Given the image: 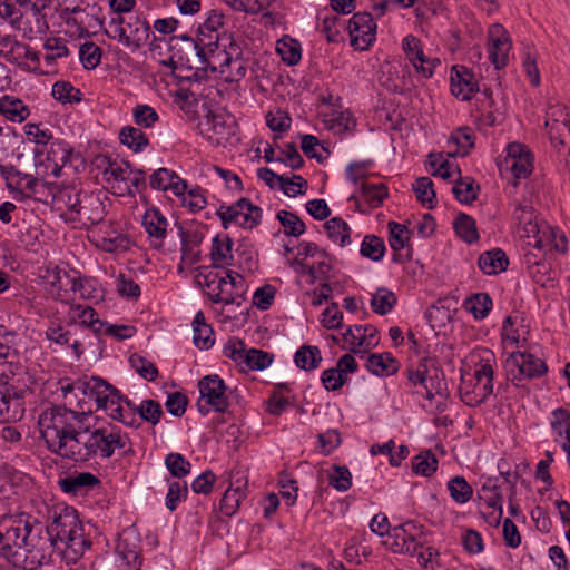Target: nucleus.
<instances>
[{
    "label": "nucleus",
    "instance_id": "1a4fd4ad",
    "mask_svg": "<svg viewBox=\"0 0 570 570\" xmlns=\"http://www.w3.org/2000/svg\"><path fill=\"white\" fill-rule=\"evenodd\" d=\"M200 397L197 402L198 411L206 415L213 409L216 412L224 413L229 406L224 380L218 375L204 376L198 382Z\"/></svg>",
    "mask_w": 570,
    "mask_h": 570
},
{
    "label": "nucleus",
    "instance_id": "6e6d98bb",
    "mask_svg": "<svg viewBox=\"0 0 570 570\" xmlns=\"http://www.w3.org/2000/svg\"><path fill=\"white\" fill-rule=\"evenodd\" d=\"M450 141L456 145V150L449 153V155L465 156L474 146V136L468 128H461L451 136Z\"/></svg>",
    "mask_w": 570,
    "mask_h": 570
},
{
    "label": "nucleus",
    "instance_id": "49530a36",
    "mask_svg": "<svg viewBox=\"0 0 570 570\" xmlns=\"http://www.w3.org/2000/svg\"><path fill=\"white\" fill-rule=\"evenodd\" d=\"M244 499L245 492L243 491L242 485L228 488L220 500L219 509L222 513L228 517L233 515L238 510L239 504Z\"/></svg>",
    "mask_w": 570,
    "mask_h": 570
},
{
    "label": "nucleus",
    "instance_id": "774afa93",
    "mask_svg": "<svg viewBox=\"0 0 570 570\" xmlns=\"http://www.w3.org/2000/svg\"><path fill=\"white\" fill-rule=\"evenodd\" d=\"M279 189H282L285 195L295 197L297 195L305 194L307 189V181L298 175H294L292 178L283 176V181H281Z\"/></svg>",
    "mask_w": 570,
    "mask_h": 570
},
{
    "label": "nucleus",
    "instance_id": "f704fd0d",
    "mask_svg": "<svg viewBox=\"0 0 570 570\" xmlns=\"http://www.w3.org/2000/svg\"><path fill=\"white\" fill-rule=\"evenodd\" d=\"M294 362L301 370L313 371L322 362L321 351L317 346L303 345L296 351Z\"/></svg>",
    "mask_w": 570,
    "mask_h": 570
},
{
    "label": "nucleus",
    "instance_id": "c756f323",
    "mask_svg": "<svg viewBox=\"0 0 570 570\" xmlns=\"http://www.w3.org/2000/svg\"><path fill=\"white\" fill-rule=\"evenodd\" d=\"M326 235L331 242L344 247L351 243V228L341 217H333L324 224Z\"/></svg>",
    "mask_w": 570,
    "mask_h": 570
},
{
    "label": "nucleus",
    "instance_id": "864d4df0",
    "mask_svg": "<svg viewBox=\"0 0 570 570\" xmlns=\"http://www.w3.org/2000/svg\"><path fill=\"white\" fill-rule=\"evenodd\" d=\"M328 483L337 491H347L352 485V474L346 466L334 465L327 473Z\"/></svg>",
    "mask_w": 570,
    "mask_h": 570
},
{
    "label": "nucleus",
    "instance_id": "aec40b11",
    "mask_svg": "<svg viewBox=\"0 0 570 570\" xmlns=\"http://www.w3.org/2000/svg\"><path fill=\"white\" fill-rule=\"evenodd\" d=\"M60 3L61 17L66 23L77 26L80 31L85 30L86 22L95 11V0H60Z\"/></svg>",
    "mask_w": 570,
    "mask_h": 570
},
{
    "label": "nucleus",
    "instance_id": "2f4dec72",
    "mask_svg": "<svg viewBox=\"0 0 570 570\" xmlns=\"http://www.w3.org/2000/svg\"><path fill=\"white\" fill-rule=\"evenodd\" d=\"M99 483V479L90 472H81L76 475H70L60 481V487L66 493H77L79 491L88 490Z\"/></svg>",
    "mask_w": 570,
    "mask_h": 570
},
{
    "label": "nucleus",
    "instance_id": "c85d7f7f",
    "mask_svg": "<svg viewBox=\"0 0 570 570\" xmlns=\"http://www.w3.org/2000/svg\"><path fill=\"white\" fill-rule=\"evenodd\" d=\"M366 368L377 376H390L400 368V363L390 353L371 354L366 358Z\"/></svg>",
    "mask_w": 570,
    "mask_h": 570
},
{
    "label": "nucleus",
    "instance_id": "f03ea898",
    "mask_svg": "<svg viewBox=\"0 0 570 570\" xmlns=\"http://www.w3.org/2000/svg\"><path fill=\"white\" fill-rule=\"evenodd\" d=\"M87 413L65 406H51L38 417L39 432L47 449L76 463L100 458L110 459L117 451L130 445L127 433L116 425L89 428Z\"/></svg>",
    "mask_w": 570,
    "mask_h": 570
},
{
    "label": "nucleus",
    "instance_id": "13d9d810",
    "mask_svg": "<svg viewBox=\"0 0 570 570\" xmlns=\"http://www.w3.org/2000/svg\"><path fill=\"white\" fill-rule=\"evenodd\" d=\"M387 227L390 232L389 243L391 248L395 252L403 249L410 240V233L407 228L395 222H390Z\"/></svg>",
    "mask_w": 570,
    "mask_h": 570
},
{
    "label": "nucleus",
    "instance_id": "bb28decb",
    "mask_svg": "<svg viewBox=\"0 0 570 570\" xmlns=\"http://www.w3.org/2000/svg\"><path fill=\"white\" fill-rule=\"evenodd\" d=\"M230 55V62H228L220 76L227 82H238L246 76L248 61L243 57V48L240 45H232Z\"/></svg>",
    "mask_w": 570,
    "mask_h": 570
},
{
    "label": "nucleus",
    "instance_id": "a878e982",
    "mask_svg": "<svg viewBox=\"0 0 570 570\" xmlns=\"http://www.w3.org/2000/svg\"><path fill=\"white\" fill-rule=\"evenodd\" d=\"M122 402L124 397L120 395L119 391L112 386L110 389V393L101 400V402L96 406V410H104L112 420L131 425L132 421L128 420V415H131V413H126L122 407Z\"/></svg>",
    "mask_w": 570,
    "mask_h": 570
},
{
    "label": "nucleus",
    "instance_id": "3c124183",
    "mask_svg": "<svg viewBox=\"0 0 570 570\" xmlns=\"http://www.w3.org/2000/svg\"><path fill=\"white\" fill-rule=\"evenodd\" d=\"M361 254L374 262L381 261L385 254L383 239L374 235L365 236L361 245Z\"/></svg>",
    "mask_w": 570,
    "mask_h": 570
},
{
    "label": "nucleus",
    "instance_id": "e2e57ef3",
    "mask_svg": "<svg viewBox=\"0 0 570 570\" xmlns=\"http://www.w3.org/2000/svg\"><path fill=\"white\" fill-rule=\"evenodd\" d=\"M132 117L136 125L144 128H151L159 120L156 110L148 105H137L132 109Z\"/></svg>",
    "mask_w": 570,
    "mask_h": 570
},
{
    "label": "nucleus",
    "instance_id": "5fc2aeb1",
    "mask_svg": "<svg viewBox=\"0 0 570 570\" xmlns=\"http://www.w3.org/2000/svg\"><path fill=\"white\" fill-rule=\"evenodd\" d=\"M129 244L127 235L116 230H112V238H97V246L107 253L125 252Z\"/></svg>",
    "mask_w": 570,
    "mask_h": 570
},
{
    "label": "nucleus",
    "instance_id": "37998d69",
    "mask_svg": "<svg viewBox=\"0 0 570 570\" xmlns=\"http://www.w3.org/2000/svg\"><path fill=\"white\" fill-rule=\"evenodd\" d=\"M455 198L463 204H471L478 197L479 186H475L471 177L460 178L453 186Z\"/></svg>",
    "mask_w": 570,
    "mask_h": 570
},
{
    "label": "nucleus",
    "instance_id": "7c9ffc66",
    "mask_svg": "<svg viewBox=\"0 0 570 570\" xmlns=\"http://www.w3.org/2000/svg\"><path fill=\"white\" fill-rule=\"evenodd\" d=\"M194 343L198 348L208 350L214 344V331L209 324L205 322V316L199 311L193 321Z\"/></svg>",
    "mask_w": 570,
    "mask_h": 570
},
{
    "label": "nucleus",
    "instance_id": "473e14b6",
    "mask_svg": "<svg viewBox=\"0 0 570 570\" xmlns=\"http://www.w3.org/2000/svg\"><path fill=\"white\" fill-rule=\"evenodd\" d=\"M46 337L57 345L60 346H70L76 355L79 358L82 353V345L79 340H71L72 333L70 330L63 328L62 326L50 327L46 332Z\"/></svg>",
    "mask_w": 570,
    "mask_h": 570
},
{
    "label": "nucleus",
    "instance_id": "ea45409f",
    "mask_svg": "<svg viewBox=\"0 0 570 570\" xmlns=\"http://www.w3.org/2000/svg\"><path fill=\"white\" fill-rule=\"evenodd\" d=\"M276 50L288 66H294L301 60V46L293 38L284 37L278 40Z\"/></svg>",
    "mask_w": 570,
    "mask_h": 570
},
{
    "label": "nucleus",
    "instance_id": "680f3d73",
    "mask_svg": "<svg viewBox=\"0 0 570 570\" xmlns=\"http://www.w3.org/2000/svg\"><path fill=\"white\" fill-rule=\"evenodd\" d=\"M45 49L48 53L45 55L46 63L52 65V62L58 58H63L69 55V50L66 46V41L61 38H48L43 45Z\"/></svg>",
    "mask_w": 570,
    "mask_h": 570
},
{
    "label": "nucleus",
    "instance_id": "f3484780",
    "mask_svg": "<svg viewBox=\"0 0 570 570\" xmlns=\"http://www.w3.org/2000/svg\"><path fill=\"white\" fill-rule=\"evenodd\" d=\"M504 164L515 179L527 178L533 169L532 155L530 150L520 142H511L508 145Z\"/></svg>",
    "mask_w": 570,
    "mask_h": 570
},
{
    "label": "nucleus",
    "instance_id": "a211bd4d",
    "mask_svg": "<svg viewBox=\"0 0 570 570\" xmlns=\"http://www.w3.org/2000/svg\"><path fill=\"white\" fill-rule=\"evenodd\" d=\"M79 387L81 396L79 400H77V405L81 412L87 413L88 415L92 412V407L91 405H88L86 397L92 400L97 406L101 400L105 399L108 393H110L112 385L101 377L91 376L88 380H79Z\"/></svg>",
    "mask_w": 570,
    "mask_h": 570
},
{
    "label": "nucleus",
    "instance_id": "8fccbe9b",
    "mask_svg": "<svg viewBox=\"0 0 570 570\" xmlns=\"http://www.w3.org/2000/svg\"><path fill=\"white\" fill-rule=\"evenodd\" d=\"M438 468V459L431 451L421 452L412 460V469L414 473L424 476L432 475Z\"/></svg>",
    "mask_w": 570,
    "mask_h": 570
},
{
    "label": "nucleus",
    "instance_id": "de8ad7c7",
    "mask_svg": "<svg viewBox=\"0 0 570 570\" xmlns=\"http://www.w3.org/2000/svg\"><path fill=\"white\" fill-rule=\"evenodd\" d=\"M165 465L174 478L183 479L190 473L191 464L183 454L171 452L165 458Z\"/></svg>",
    "mask_w": 570,
    "mask_h": 570
},
{
    "label": "nucleus",
    "instance_id": "09e8293b",
    "mask_svg": "<svg viewBox=\"0 0 570 570\" xmlns=\"http://www.w3.org/2000/svg\"><path fill=\"white\" fill-rule=\"evenodd\" d=\"M448 490L451 498L460 504L468 502L472 494V487L465 481L463 476H455L448 482Z\"/></svg>",
    "mask_w": 570,
    "mask_h": 570
},
{
    "label": "nucleus",
    "instance_id": "bf43d9fd",
    "mask_svg": "<svg viewBox=\"0 0 570 570\" xmlns=\"http://www.w3.org/2000/svg\"><path fill=\"white\" fill-rule=\"evenodd\" d=\"M428 358H422L415 367L407 368V379L412 385H422L426 391V396L431 399L433 396L429 389L428 382Z\"/></svg>",
    "mask_w": 570,
    "mask_h": 570
},
{
    "label": "nucleus",
    "instance_id": "2eb2a0df",
    "mask_svg": "<svg viewBox=\"0 0 570 570\" xmlns=\"http://www.w3.org/2000/svg\"><path fill=\"white\" fill-rule=\"evenodd\" d=\"M343 341L354 354L366 353L379 344L377 330L372 325L350 326L343 333Z\"/></svg>",
    "mask_w": 570,
    "mask_h": 570
},
{
    "label": "nucleus",
    "instance_id": "a19ab883",
    "mask_svg": "<svg viewBox=\"0 0 570 570\" xmlns=\"http://www.w3.org/2000/svg\"><path fill=\"white\" fill-rule=\"evenodd\" d=\"M396 304V296L386 288H379L372 296L371 307L374 313L385 315L392 311Z\"/></svg>",
    "mask_w": 570,
    "mask_h": 570
},
{
    "label": "nucleus",
    "instance_id": "dca6fc26",
    "mask_svg": "<svg viewBox=\"0 0 570 570\" xmlns=\"http://www.w3.org/2000/svg\"><path fill=\"white\" fill-rule=\"evenodd\" d=\"M507 366L518 368V375H514L512 380L540 377L548 371L543 360L527 352L511 353L507 360Z\"/></svg>",
    "mask_w": 570,
    "mask_h": 570
},
{
    "label": "nucleus",
    "instance_id": "0eeeda50",
    "mask_svg": "<svg viewBox=\"0 0 570 570\" xmlns=\"http://www.w3.org/2000/svg\"><path fill=\"white\" fill-rule=\"evenodd\" d=\"M150 26L140 16H130L127 19H112L109 22L107 33L128 48L138 49L147 43L150 35Z\"/></svg>",
    "mask_w": 570,
    "mask_h": 570
},
{
    "label": "nucleus",
    "instance_id": "412c9836",
    "mask_svg": "<svg viewBox=\"0 0 570 570\" xmlns=\"http://www.w3.org/2000/svg\"><path fill=\"white\" fill-rule=\"evenodd\" d=\"M478 91L474 75L464 66H453L451 72V92L463 101L470 100Z\"/></svg>",
    "mask_w": 570,
    "mask_h": 570
},
{
    "label": "nucleus",
    "instance_id": "20e7f679",
    "mask_svg": "<svg viewBox=\"0 0 570 570\" xmlns=\"http://www.w3.org/2000/svg\"><path fill=\"white\" fill-rule=\"evenodd\" d=\"M195 279L207 289L212 302L240 305L245 281L238 273L227 271L222 275L215 268L203 266L197 268Z\"/></svg>",
    "mask_w": 570,
    "mask_h": 570
},
{
    "label": "nucleus",
    "instance_id": "39448f33",
    "mask_svg": "<svg viewBox=\"0 0 570 570\" xmlns=\"http://www.w3.org/2000/svg\"><path fill=\"white\" fill-rule=\"evenodd\" d=\"M232 45H239V42L230 35L217 36L214 42L204 43L202 39L195 41L194 48L199 59L197 69L224 72L232 59Z\"/></svg>",
    "mask_w": 570,
    "mask_h": 570
},
{
    "label": "nucleus",
    "instance_id": "5701e85b",
    "mask_svg": "<svg viewBox=\"0 0 570 570\" xmlns=\"http://www.w3.org/2000/svg\"><path fill=\"white\" fill-rule=\"evenodd\" d=\"M68 324H78L82 327H87L96 335H101L105 327V322L98 317L97 312L92 307L83 306L80 304L70 306L68 313Z\"/></svg>",
    "mask_w": 570,
    "mask_h": 570
},
{
    "label": "nucleus",
    "instance_id": "052dcab7",
    "mask_svg": "<svg viewBox=\"0 0 570 570\" xmlns=\"http://www.w3.org/2000/svg\"><path fill=\"white\" fill-rule=\"evenodd\" d=\"M188 494V487L186 482L173 481L169 483L168 492L166 495V508L169 511H175L178 503L186 500Z\"/></svg>",
    "mask_w": 570,
    "mask_h": 570
},
{
    "label": "nucleus",
    "instance_id": "69168bd1",
    "mask_svg": "<svg viewBox=\"0 0 570 570\" xmlns=\"http://www.w3.org/2000/svg\"><path fill=\"white\" fill-rule=\"evenodd\" d=\"M402 49L412 66L416 67V61L422 60L424 55L420 39L413 35H407L402 40Z\"/></svg>",
    "mask_w": 570,
    "mask_h": 570
},
{
    "label": "nucleus",
    "instance_id": "a18cd8bd",
    "mask_svg": "<svg viewBox=\"0 0 570 570\" xmlns=\"http://www.w3.org/2000/svg\"><path fill=\"white\" fill-rule=\"evenodd\" d=\"M277 219L284 227V233L287 236L298 237L305 233L304 222L294 213L288 210H279Z\"/></svg>",
    "mask_w": 570,
    "mask_h": 570
},
{
    "label": "nucleus",
    "instance_id": "603ef678",
    "mask_svg": "<svg viewBox=\"0 0 570 570\" xmlns=\"http://www.w3.org/2000/svg\"><path fill=\"white\" fill-rule=\"evenodd\" d=\"M361 191L364 199L372 206H380L387 196V188L384 184H373L370 181L361 183Z\"/></svg>",
    "mask_w": 570,
    "mask_h": 570
},
{
    "label": "nucleus",
    "instance_id": "e433bc0d",
    "mask_svg": "<svg viewBox=\"0 0 570 570\" xmlns=\"http://www.w3.org/2000/svg\"><path fill=\"white\" fill-rule=\"evenodd\" d=\"M120 142L135 153L142 151L149 144L147 135L132 126L124 127L119 132Z\"/></svg>",
    "mask_w": 570,
    "mask_h": 570
},
{
    "label": "nucleus",
    "instance_id": "0e129e2a",
    "mask_svg": "<svg viewBox=\"0 0 570 570\" xmlns=\"http://www.w3.org/2000/svg\"><path fill=\"white\" fill-rule=\"evenodd\" d=\"M137 413H139L140 417L153 425H156L163 415V410L160 404L154 400H144L138 407H135Z\"/></svg>",
    "mask_w": 570,
    "mask_h": 570
},
{
    "label": "nucleus",
    "instance_id": "9d476101",
    "mask_svg": "<svg viewBox=\"0 0 570 570\" xmlns=\"http://www.w3.org/2000/svg\"><path fill=\"white\" fill-rule=\"evenodd\" d=\"M423 530L413 521L393 528L383 544L395 553L414 554L421 547Z\"/></svg>",
    "mask_w": 570,
    "mask_h": 570
},
{
    "label": "nucleus",
    "instance_id": "423d86ee",
    "mask_svg": "<svg viewBox=\"0 0 570 570\" xmlns=\"http://www.w3.org/2000/svg\"><path fill=\"white\" fill-rule=\"evenodd\" d=\"M493 356L482 358L475 364L473 381H464L461 385L462 400L469 406H475L484 402L493 393Z\"/></svg>",
    "mask_w": 570,
    "mask_h": 570
},
{
    "label": "nucleus",
    "instance_id": "4be33fe9",
    "mask_svg": "<svg viewBox=\"0 0 570 570\" xmlns=\"http://www.w3.org/2000/svg\"><path fill=\"white\" fill-rule=\"evenodd\" d=\"M205 126L207 138L217 145L227 142L235 135L234 122L222 114H208Z\"/></svg>",
    "mask_w": 570,
    "mask_h": 570
},
{
    "label": "nucleus",
    "instance_id": "7ed1b4c3",
    "mask_svg": "<svg viewBox=\"0 0 570 570\" xmlns=\"http://www.w3.org/2000/svg\"><path fill=\"white\" fill-rule=\"evenodd\" d=\"M60 217L75 228H89L101 223L107 214L106 205L99 194L81 193L73 187L59 189L52 199Z\"/></svg>",
    "mask_w": 570,
    "mask_h": 570
},
{
    "label": "nucleus",
    "instance_id": "79ce46f5",
    "mask_svg": "<svg viewBox=\"0 0 570 570\" xmlns=\"http://www.w3.org/2000/svg\"><path fill=\"white\" fill-rule=\"evenodd\" d=\"M453 225L455 233L464 242L471 244L479 239L475 222L471 216L461 214L455 218Z\"/></svg>",
    "mask_w": 570,
    "mask_h": 570
},
{
    "label": "nucleus",
    "instance_id": "c9c22d12",
    "mask_svg": "<svg viewBox=\"0 0 570 570\" xmlns=\"http://www.w3.org/2000/svg\"><path fill=\"white\" fill-rule=\"evenodd\" d=\"M233 240L229 236H216L213 239L210 256L214 262V268L229 264L232 259Z\"/></svg>",
    "mask_w": 570,
    "mask_h": 570
},
{
    "label": "nucleus",
    "instance_id": "f8f14e48",
    "mask_svg": "<svg viewBox=\"0 0 570 570\" xmlns=\"http://www.w3.org/2000/svg\"><path fill=\"white\" fill-rule=\"evenodd\" d=\"M351 45L356 50H366L375 40L376 23L371 13L357 12L348 21Z\"/></svg>",
    "mask_w": 570,
    "mask_h": 570
},
{
    "label": "nucleus",
    "instance_id": "ddd939ff",
    "mask_svg": "<svg viewBox=\"0 0 570 570\" xmlns=\"http://www.w3.org/2000/svg\"><path fill=\"white\" fill-rule=\"evenodd\" d=\"M489 42V58L497 69L504 68L508 65L509 52L512 48V42L508 31L503 26L494 23L488 31Z\"/></svg>",
    "mask_w": 570,
    "mask_h": 570
},
{
    "label": "nucleus",
    "instance_id": "4468645a",
    "mask_svg": "<svg viewBox=\"0 0 570 570\" xmlns=\"http://www.w3.org/2000/svg\"><path fill=\"white\" fill-rule=\"evenodd\" d=\"M23 392L9 385L0 384V423L18 421L24 414Z\"/></svg>",
    "mask_w": 570,
    "mask_h": 570
},
{
    "label": "nucleus",
    "instance_id": "338daca9",
    "mask_svg": "<svg viewBox=\"0 0 570 570\" xmlns=\"http://www.w3.org/2000/svg\"><path fill=\"white\" fill-rule=\"evenodd\" d=\"M79 57L86 69H94L100 62L101 50L94 42H86L79 49Z\"/></svg>",
    "mask_w": 570,
    "mask_h": 570
},
{
    "label": "nucleus",
    "instance_id": "9b49d317",
    "mask_svg": "<svg viewBox=\"0 0 570 570\" xmlns=\"http://www.w3.org/2000/svg\"><path fill=\"white\" fill-rule=\"evenodd\" d=\"M96 161L97 167L101 169L102 179L112 193L118 196H125L128 191L126 178L127 173H130V164L109 156H100Z\"/></svg>",
    "mask_w": 570,
    "mask_h": 570
},
{
    "label": "nucleus",
    "instance_id": "4d7b16f0",
    "mask_svg": "<svg viewBox=\"0 0 570 570\" xmlns=\"http://www.w3.org/2000/svg\"><path fill=\"white\" fill-rule=\"evenodd\" d=\"M232 9L246 12V13H259L267 9L274 0H223Z\"/></svg>",
    "mask_w": 570,
    "mask_h": 570
},
{
    "label": "nucleus",
    "instance_id": "cd10ccee",
    "mask_svg": "<svg viewBox=\"0 0 570 570\" xmlns=\"http://www.w3.org/2000/svg\"><path fill=\"white\" fill-rule=\"evenodd\" d=\"M478 265L485 275H497L508 268L509 258L502 249L493 248L480 255Z\"/></svg>",
    "mask_w": 570,
    "mask_h": 570
},
{
    "label": "nucleus",
    "instance_id": "58836bf2",
    "mask_svg": "<svg viewBox=\"0 0 570 570\" xmlns=\"http://www.w3.org/2000/svg\"><path fill=\"white\" fill-rule=\"evenodd\" d=\"M244 357V366L240 367L243 372L265 370L273 361L272 354L256 348L247 350Z\"/></svg>",
    "mask_w": 570,
    "mask_h": 570
},
{
    "label": "nucleus",
    "instance_id": "6ab92c4d",
    "mask_svg": "<svg viewBox=\"0 0 570 570\" xmlns=\"http://www.w3.org/2000/svg\"><path fill=\"white\" fill-rule=\"evenodd\" d=\"M546 127L554 146L564 145L570 139V112L560 106L551 107L548 111Z\"/></svg>",
    "mask_w": 570,
    "mask_h": 570
},
{
    "label": "nucleus",
    "instance_id": "393cba45",
    "mask_svg": "<svg viewBox=\"0 0 570 570\" xmlns=\"http://www.w3.org/2000/svg\"><path fill=\"white\" fill-rule=\"evenodd\" d=\"M0 115L11 122H23L30 116V109L24 101L12 95L0 98Z\"/></svg>",
    "mask_w": 570,
    "mask_h": 570
},
{
    "label": "nucleus",
    "instance_id": "c03bdc74",
    "mask_svg": "<svg viewBox=\"0 0 570 570\" xmlns=\"http://www.w3.org/2000/svg\"><path fill=\"white\" fill-rule=\"evenodd\" d=\"M413 190L416 194L417 200L432 209L435 206V191L433 189V183L429 177H420L413 184Z\"/></svg>",
    "mask_w": 570,
    "mask_h": 570
},
{
    "label": "nucleus",
    "instance_id": "72a5a7b5",
    "mask_svg": "<svg viewBox=\"0 0 570 570\" xmlns=\"http://www.w3.org/2000/svg\"><path fill=\"white\" fill-rule=\"evenodd\" d=\"M244 205H246V198H240L232 205L219 206L216 215L219 217L225 229L229 228L233 224L242 227Z\"/></svg>",
    "mask_w": 570,
    "mask_h": 570
},
{
    "label": "nucleus",
    "instance_id": "b1692460",
    "mask_svg": "<svg viewBox=\"0 0 570 570\" xmlns=\"http://www.w3.org/2000/svg\"><path fill=\"white\" fill-rule=\"evenodd\" d=\"M144 227L154 239L155 246L160 247L166 237L167 219L157 208H149L142 217Z\"/></svg>",
    "mask_w": 570,
    "mask_h": 570
},
{
    "label": "nucleus",
    "instance_id": "6e6552de",
    "mask_svg": "<svg viewBox=\"0 0 570 570\" xmlns=\"http://www.w3.org/2000/svg\"><path fill=\"white\" fill-rule=\"evenodd\" d=\"M17 2L22 8L17 30L22 31L28 39L46 33L49 24L43 11L49 8L51 0H21Z\"/></svg>",
    "mask_w": 570,
    "mask_h": 570
},
{
    "label": "nucleus",
    "instance_id": "f257e3e1",
    "mask_svg": "<svg viewBox=\"0 0 570 570\" xmlns=\"http://www.w3.org/2000/svg\"><path fill=\"white\" fill-rule=\"evenodd\" d=\"M39 518L23 512L0 517V558L22 570H37L55 552L76 561L91 542L83 534L77 511L63 502L42 501Z\"/></svg>",
    "mask_w": 570,
    "mask_h": 570
},
{
    "label": "nucleus",
    "instance_id": "4c0bfd02",
    "mask_svg": "<svg viewBox=\"0 0 570 570\" xmlns=\"http://www.w3.org/2000/svg\"><path fill=\"white\" fill-rule=\"evenodd\" d=\"M463 307L471 313L475 320H483L491 311L492 299L487 293H476L464 301Z\"/></svg>",
    "mask_w": 570,
    "mask_h": 570
}]
</instances>
